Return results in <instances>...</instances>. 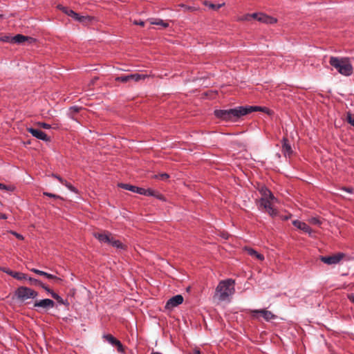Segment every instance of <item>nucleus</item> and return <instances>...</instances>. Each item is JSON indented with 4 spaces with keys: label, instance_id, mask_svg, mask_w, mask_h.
<instances>
[{
    "label": "nucleus",
    "instance_id": "4468645a",
    "mask_svg": "<svg viewBox=\"0 0 354 354\" xmlns=\"http://www.w3.org/2000/svg\"><path fill=\"white\" fill-rule=\"evenodd\" d=\"M30 270L37 274L44 276L48 279H52L56 283L62 281V279L60 278L56 277L55 275L46 272L44 271H42V270H38L36 268H31V269H30Z\"/></svg>",
    "mask_w": 354,
    "mask_h": 354
},
{
    "label": "nucleus",
    "instance_id": "3c124183",
    "mask_svg": "<svg viewBox=\"0 0 354 354\" xmlns=\"http://www.w3.org/2000/svg\"><path fill=\"white\" fill-rule=\"evenodd\" d=\"M133 23L134 24L139 25L140 26H145V22L143 21H135Z\"/></svg>",
    "mask_w": 354,
    "mask_h": 354
},
{
    "label": "nucleus",
    "instance_id": "2eb2a0df",
    "mask_svg": "<svg viewBox=\"0 0 354 354\" xmlns=\"http://www.w3.org/2000/svg\"><path fill=\"white\" fill-rule=\"evenodd\" d=\"M282 153L286 157H290L292 153V147L286 138L282 139Z\"/></svg>",
    "mask_w": 354,
    "mask_h": 354
},
{
    "label": "nucleus",
    "instance_id": "6ab92c4d",
    "mask_svg": "<svg viewBox=\"0 0 354 354\" xmlns=\"http://www.w3.org/2000/svg\"><path fill=\"white\" fill-rule=\"evenodd\" d=\"M32 37H29L27 36H24L23 35L18 34L15 36H13L11 39L12 44H22L26 41L32 40Z\"/></svg>",
    "mask_w": 354,
    "mask_h": 354
},
{
    "label": "nucleus",
    "instance_id": "5fc2aeb1",
    "mask_svg": "<svg viewBox=\"0 0 354 354\" xmlns=\"http://www.w3.org/2000/svg\"><path fill=\"white\" fill-rule=\"evenodd\" d=\"M3 15H0V19H3Z\"/></svg>",
    "mask_w": 354,
    "mask_h": 354
},
{
    "label": "nucleus",
    "instance_id": "f8f14e48",
    "mask_svg": "<svg viewBox=\"0 0 354 354\" xmlns=\"http://www.w3.org/2000/svg\"><path fill=\"white\" fill-rule=\"evenodd\" d=\"M27 130L30 133L32 134V136L35 137L36 138H37L39 140H41L43 141H49L50 140V138L46 135V133L39 129L30 127V128H28Z\"/></svg>",
    "mask_w": 354,
    "mask_h": 354
},
{
    "label": "nucleus",
    "instance_id": "58836bf2",
    "mask_svg": "<svg viewBox=\"0 0 354 354\" xmlns=\"http://www.w3.org/2000/svg\"><path fill=\"white\" fill-rule=\"evenodd\" d=\"M39 126L45 129H49L51 128V126L49 124L45 123V122H39Z\"/></svg>",
    "mask_w": 354,
    "mask_h": 354
},
{
    "label": "nucleus",
    "instance_id": "aec40b11",
    "mask_svg": "<svg viewBox=\"0 0 354 354\" xmlns=\"http://www.w3.org/2000/svg\"><path fill=\"white\" fill-rule=\"evenodd\" d=\"M259 191L261 195V198H274V196L272 193V192L268 189L266 186H261Z\"/></svg>",
    "mask_w": 354,
    "mask_h": 354
},
{
    "label": "nucleus",
    "instance_id": "4c0bfd02",
    "mask_svg": "<svg viewBox=\"0 0 354 354\" xmlns=\"http://www.w3.org/2000/svg\"><path fill=\"white\" fill-rule=\"evenodd\" d=\"M12 37L10 36H4L1 38V40L5 42L12 44L13 41L11 40Z\"/></svg>",
    "mask_w": 354,
    "mask_h": 354
},
{
    "label": "nucleus",
    "instance_id": "f3484780",
    "mask_svg": "<svg viewBox=\"0 0 354 354\" xmlns=\"http://www.w3.org/2000/svg\"><path fill=\"white\" fill-rule=\"evenodd\" d=\"M93 236L97 239L100 243H108L111 240V234L110 233H98L94 232L93 234Z\"/></svg>",
    "mask_w": 354,
    "mask_h": 354
},
{
    "label": "nucleus",
    "instance_id": "39448f33",
    "mask_svg": "<svg viewBox=\"0 0 354 354\" xmlns=\"http://www.w3.org/2000/svg\"><path fill=\"white\" fill-rule=\"evenodd\" d=\"M119 186L122 189L131 191L133 193H137V194H139L143 195V196H156L158 198H160L159 195H157L156 192L151 189H145L142 187H136V186L131 185L129 184H124V183H121L119 185Z\"/></svg>",
    "mask_w": 354,
    "mask_h": 354
},
{
    "label": "nucleus",
    "instance_id": "a878e982",
    "mask_svg": "<svg viewBox=\"0 0 354 354\" xmlns=\"http://www.w3.org/2000/svg\"><path fill=\"white\" fill-rule=\"evenodd\" d=\"M103 339H104L108 343H109L112 346H114V344H115V343L118 340L111 334H104L103 335Z\"/></svg>",
    "mask_w": 354,
    "mask_h": 354
},
{
    "label": "nucleus",
    "instance_id": "a19ab883",
    "mask_svg": "<svg viewBox=\"0 0 354 354\" xmlns=\"http://www.w3.org/2000/svg\"><path fill=\"white\" fill-rule=\"evenodd\" d=\"M10 233L12 234H13L17 239H18L19 240H23L24 239V236L21 234H19V233H17L16 232L10 231Z\"/></svg>",
    "mask_w": 354,
    "mask_h": 354
},
{
    "label": "nucleus",
    "instance_id": "393cba45",
    "mask_svg": "<svg viewBox=\"0 0 354 354\" xmlns=\"http://www.w3.org/2000/svg\"><path fill=\"white\" fill-rule=\"evenodd\" d=\"M109 244L111 245L113 247L118 248V249H124V245L119 240H115L113 237L111 238L110 242Z\"/></svg>",
    "mask_w": 354,
    "mask_h": 354
},
{
    "label": "nucleus",
    "instance_id": "1a4fd4ad",
    "mask_svg": "<svg viewBox=\"0 0 354 354\" xmlns=\"http://www.w3.org/2000/svg\"><path fill=\"white\" fill-rule=\"evenodd\" d=\"M231 122H236L239 118L247 115V111L244 106H238L234 109H230Z\"/></svg>",
    "mask_w": 354,
    "mask_h": 354
},
{
    "label": "nucleus",
    "instance_id": "4d7b16f0",
    "mask_svg": "<svg viewBox=\"0 0 354 354\" xmlns=\"http://www.w3.org/2000/svg\"><path fill=\"white\" fill-rule=\"evenodd\" d=\"M2 205H3L2 203L0 202V207H1Z\"/></svg>",
    "mask_w": 354,
    "mask_h": 354
},
{
    "label": "nucleus",
    "instance_id": "ddd939ff",
    "mask_svg": "<svg viewBox=\"0 0 354 354\" xmlns=\"http://www.w3.org/2000/svg\"><path fill=\"white\" fill-rule=\"evenodd\" d=\"M292 224L295 227L308 234L310 236L312 235L313 230L306 223L299 220H295L292 221Z\"/></svg>",
    "mask_w": 354,
    "mask_h": 354
},
{
    "label": "nucleus",
    "instance_id": "72a5a7b5",
    "mask_svg": "<svg viewBox=\"0 0 354 354\" xmlns=\"http://www.w3.org/2000/svg\"><path fill=\"white\" fill-rule=\"evenodd\" d=\"M62 185L66 186L70 191L75 192V193L77 192V189L74 186H73L71 183H68L66 180L62 183Z\"/></svg>",
    "mask_w": 354,
    "mask_h": 354
},
{
    "label": "nucleus",
    "instance_id": "a18cd8bd",
    "mask_svg": "<svg viewBox=\"0 0 354 354\" xmlns=\"http://www.w3.org/2000/svg\"><path fill=\"white\" fill-rule=\"evenodd\" d=\"M53 176L54 178H55L56 179H57L62 184L65 181L64 179H63L62 177H60L58 175H56V174H53Z\"/></svg>",
    "mask_w": 354,
    "mask_h": 354
},
{
    "label": "nucleus",
    "instance_id": "ea45409f",
    "mask_svg": "<svg viewBox=\"0 0 354 354\" xmlns=\"http://www.w3.org/2000/svg\"><path fill=\"white\" fill-rule=\"evenodd\" d=\"M44 195L47 196L48 197L54 198H62L59 196L55 195L54 194H51L49 192H44Z\"/></svg>",
    "mask_w": 354,
    "mask_h": 354
},
{
    "label": "nucleus",
    "instance_id": "c85d7f7f",
    "mask_svg": "<svg viewBox=\"0 0 354 354\" xmlns=\"http://www.w3.org/2000/svg\"><path fill=\"white\" fill-rule=\"evenodd\" d=\"M259 15L260 13L247 14L243 17V20L250 21L252 19L258 20Z\"/></svg>",
    "mask_w": 354,
    "mask_h": 354
},
{
    "label": "nucleus",
    "instance_id": "603ef678",
    "mask_svg": "<svg viewBox=\"0 0 354 354\" xmlns=\"http://www.w3.org/2000/svg\"><path fill=\"white\" fill-rule=\"evenodd\" d=\"M8 217L6 214L0 213V219H6Z\"/></svg>",
    "mask_w": 354,
    "mask_h": 354
},
{
    "label": "nucleus",
    "instance_id": "49530a36",
    "mask_svg": "<svg viewBox=\"0 0 354 354\" xmlns=\"http://www.w3.org/2000/svg\"><path fill=\"white\" fill-rule=\"evenodd\" d=\"M41 287L44 289L47 292L50 294V292H53L48 286H46L44 283H42Z\"/></svg>",
    "mask_w": 354,
    "mask_h": 354
},
{
    "label": "nucleus",
    "instance_id": "864d4df0",
    "mask_svg": "<svg viewBox=\"0 0 354 354\" xmlns=\"http://www.w3.org/2000/svg\"><path fill=\"white\" fill-rule=\"evenodd\" d=\"M193 354H201V352L199 350H195Z\"/></svg>",
    "mask_w": 354,
    "mask_h": 354
},
{
    "label": "nucleus",
    "instance_id": "0eeeda50",
    "mask_svg": "<svg viewBox=\"0 0 354 354\" xmlns=\"http://www.w3.org/2000/svg\"><path fill=\"white\" fill-rule=\"evenodd\" d=\"M250 313L253 318H258L257 315L259 314L267 322L275 319L277 318L275 315H274L271 311L267 310L266 309L251 310Z\"/></svg>",
    "mask_w": 354,
    "mask_h": 354
},
{
    "label": "nucleus",
    "instance_id": "b1692460",
    "mask_svg": "<svg viewBox=\"0 0 354 354\" xmlns=\"http://www.w3.org/2000/svg\"><path fill=\"white\" fill-rule=\"evenodd\" d=\"M129 77L131 78V81L139 82L142 80H145L147 77V75H143V74H139V73H133V74H129Z\"/></svg>",
    "mask_w": 354,
    "mask_h": 354
},
{
    "label": "nucleus",
    "instance_id": "f704fd0d",
    "mask_svg": "<svg viewBox=\"0 0 354 354\" xmlns=\"http://www.w3.org/2000/svg\"><path fill=\"white\" fill-rule=\"evenodd\" d=\"M113 346H116L118 353H124V347L120 341L118 340V342L115 343V344H114Z\"/></svg>",
    "mask_w": 354,
    "mask_h": 354
},
{
    "label": "nucleus",
    "instance_id": "7ed1b4c3",
    "mask_svg": "<svg viewBox=\"0 0 354 354\" xmlns=\"http://www.w3.org/2000/svg\"><path fill=\"white\" fill-rule=\"evenodd\" d=\"M15 296L18 300L24 301L28 299L36 298L38 296V293L30 288L20 286L15 291Z\"/></svg>",
    "mask_w": 354,
    "mask_h": 354
},
{
    "label": "nucleus",
    "instance_id": "c9c22d12",
    "mask_svg": "<svg viewBox=\"0 0 354 354\" xmlns=\"http://www.w3.org/2000/svg\"><path fill=\"white\" fill-rule=\"evenodd\" d=\"M309 222L313 225H319L322 224L320 220L317 217H312L309 219Z\"/></svg>",
    "mask_w": 354,
    "mask_h": 354
},
{
    "label": "nucleus",
    "instance_id": "f03ea898",
    "mask_svg": "<svg viewBox=\"0 0 354 354\" xmlns=\"http://www.w3.org/2000/svg\"><path fill=\"white\" fill-rule=\"evenodd\" d=\"M329 64L342 75L350 76L353 73V68L348 57L332 56L330 57Z\"/></svg>",
    "mask_w": 354,
    "mask_h": 354
},
{
    "label": "nucleus",
    "instance_id": "cd10ccee",
    "mask_svg": "<svg viewBox=\"0 0 354 354\" xmlns=\"http://www.w3.org/2000/svg\"><path fill=\"white\" fill-rule=\"evenodd\" d=\"M244 108L247 111V114L254 111H261V106H245Z\"/></svg>",
    "mask_w": 354,
    "mask_h": 354
},
{
    "label": "nucleus",
    "instance_id": "bb28decb",
    "mask_svg": "<svg viewBox=\"0 0 354 354\" xmlns=\"http://www.w3.org/2000/svg\"><path fill=\"white\" fill-rule=\"evenodd\" d=\"M50 295L60 304H68L67 300H64L58 294L55 292H50Z\"/></svg>",
    "mask_w": 354,
    "mask_h": 354
},
{
    "label": "nucleus",
    "instance_id": "412c9836",
    "mask_svg": "<svg viewBox=\"0 0 354 354\" xmlns=\"http://www.w3.org/2000/svg\"><path fill=\"white\" fill-rule=\"evenodd\" d=\"M245 251L250 256L255 257L257 259L260 261L264 260V256L259 252H257L255 250L251 248H245Z\"/></svg>",
    "mask_w": 354,
    "mask_h": 354
},
{
    "label": "nucleus",
    "instance_id": "7c9ffc66",
    "mask_svg": "<svg viewBox=\"0 0 354 354\" xmlns=\"http://www.w3.org/2000/svg\"><path fill=\"white\" fill-rule=\"evenodd\" d=\"M224 3H220V4H214L212 3H205V5L209 7V8H212L213 10H218L220 8H221L223 6H224Z\"/></svg>",
    "mask_w": 354,
    "mask_h": 354
},
{
    "label": "nucleus",
    "instance_id": "9b49d317",
    "mask_svg": "<svg viewBox=\"0 0 354 354\" xmlns=\"http://www.w3.org/2000/svg\"><path fill=\"white\" fill-rule=\"evenodd\" d=\"M55 306V302L50 299H44L39 301H37L34 304V308H41L44 310H48L50 308H53Z\"/></svg>",
    "mask_w": 354,
    "mask_h": 354
},
{
    "label": "nucleus",
    "instance_id": "473e14b6",
    "mask_svg": "<svg viewBox=\"0 0 354 354\" xmlns=\"http://www.w3.org/2000/svg\"><path fill=\"white\" fill-rule=\"evenodd\" d=\"M28 280L29 281L30 284L35 285V286H39L40 287H41V284L43 283L41 281H39V280H38L37 279H35V278H32V277H28Z\"/></svg>",
    "mask_w": 354,
    "mask_h": 354
},
{
    "label": "nucleus",
    "instance_id": "79ce46f5",
    "mask_svg": "<svg viewBox=\"0 0 354 354\" xmlns=\"http://www.w3.org/2000/svg\"><path fill=\"white\" fill-rule=\"evenodd\" d=\"M169 177V174L167 173L161 174L158 176V178L161 180H166Z\"/></svg>",
    "mask_w": 354,
    "mask_h": 354
},
{
    "label": "nucleus",
    "instance_id": "8fccbe9b",
    "mask_svg": "<svg viewBox=\"0 0 354 354\" xmlns=\"http://www.w3.org/2000/svg\"><path fill=\"white\" fill-rule=\"evenodd\" d=\"M347 297L353 304H354V294H348Z\"/></svg>",
    "mask_w": 354,
    "mask_h": 354
},
{
    "label": "nucleus",
    "instance_id": "4be33fe9",
    "mask_svg": "<svg viewBox=\"0 0 354 354\" xmlns=\"http://www.w3.org/2000/svg\"><path fill=\"white\" fill-rule=\"evenodd\" d=\"M149 21L151 24L161 26L163 28H167L169 26L168 23L165 22L160 19H150Z\"/></svg>",
    "mask_w": 354,
    "mask_h": 354
},
{
    "label": "nucleus",
    "instance_id": "20e7f679",
    "mask_svg": "<svg viewBox=\"0 0 354 354\" xmlns=\"http://www.w3.org/2000/svg\"><path fill=\"white\" fill-rule=\"evenodd\" d=\"M277 201V198L275 197H274V198H260L258 201V204L260 207L265 209L270 216L274 217L277 215L278 212L275 208H274L273 204Z\"/></svg>",
    "mask_w": 354,
    "mask_h": 354
},
{
    "label": "nucleus",
    "instance_id": "9d476101",
    "mask_svg": "<svg viewBox=\"0 0 354 354\" xmlns=\"http://www.w3.org/2000/svg\"><path fill=\"white\" fill-rule=\"evenodd\" d=\"M184 301L183 297L180 295H177L170 298L166 303L165 308L172 309L178 305L181 304Z\"/></svg>",
    "mask_w": 354,
    "mask_h": 354
},
{
    "label": "nucleus",
    "instance_id": "f257e3e1",
    "mask_svg": "<svg viewBox=\"0 0 354 354\" xmlns=\"http://www.w3.org/2000/svg\"><path fill=\"white\" fill-rule=\"evenodd\" d=\"M234 284V280L231 279L221 281L216 288L214 297H217L219 301H225L229 297L234 295L235 292Z\"/></svg>",
    "mask_w": 354,
    "mask_h": 354
},
{
    "label": "nucleus",
    "instance_id": "37998d69",
    "mask_svg": "<svg viewBox=\"0 0 354 354\" xmlns=\"http://www.w3.org/2000/svg\"><path fill=\"white\" fill-rule=\"evenodd\" d=\"M1 270H2L3 272L9 274L10 276V272H14V271L8 269V268H0Z\"/></svg>",
    "mask_w": 354,
    "mask_h": 354
},
{
    "label": "nucleus",
    "instance_id": "c756f323",
    "mask_svg": "<svg viewBox=\"0 0 354 354\" xmlns=\"http://www.w3.org/2000/svg\"><path fill=\"white\" fill-rule=\"evenodd\" d=\"M15 187L13 185H6L2 183H0V189L6 190L8 192H13Z\"/></svg>",
    "mask_w": 354,
    "mask_h": 354
},
{
    "label": "nucleus",
    "instance_id": "6e6552de",
    "mask_svg": "<svg viewBox=\"0 0 354 354\" xmlns=\"http://www.w3.org/2000/svg\"><path fill=\"white\" fill-rule=\"evenodd\" d=\"M57 8L59 10H62L66 15L72 17L74 20H75L77 21L84 22L86 19H88V17L80 16L77 12H75L73 10H71L67 7L63 6L62 5H58Z\"/></svg>",
    "mask_w": 354,
    "mask_h": 354
},
{
    "label": "nucleus",
    "instance_id": "2f4dec72",
    "mask_svg": "<svg viewBox=\"0 0 354 354\" xmlns=\"http://www.w3.org/2000/svg\"><path fill=\"white\" fill-rule=\"evenodd\" d=\"M115 80L117 81L121 82H127L131 81L129 75L119 76V77H116Z\"/></svg>",
    "mask_w": 354,
    "mask_h": 354
},
{
    "label": "nucleus",
    "instance_id": "dca6fc26",
    "mask_svg": "<svg viewBox=\"0 0 354 354\" xmlns=\"http://www.w3.org/2000/svg\"><path fill=\"white\" fill-rule=\"evenodd\" d=\"M214 115L218 118L223 120L227 121V122H231L230 120V110H216L214 111Z\"/></svg>",
    "mask_w": 354,
    "mask_h": 354
},
{
    "label": "nucleus",
    "instance_id": "6e6d98bb",
    "mask_svg": "<svg viewBox=\"0 0 354 354\" xmlns=\"http://www.w3.org/2000/svg\"><path fill=\"white\" fill-rule=\"evenodd\" d=\"M151 354H161V353H156V352H153V353H152Z\"/></svg>",
    "mask_w": 354,
    "mask_h": 354
},
{
    "label": "nucleus",
    "instance_id": "a211bd4d",
    "mask_svg": "<svg viewBox=\"0 0 354 354\" xmlns=\"http://www.w3.org/2000/svg\"><path fill=\"white\" fill-rule=\"evenodd\" d=\"M257 21L269 24H272L277 22V19L275 18L263 13H260Z\"/></svg>",
    "mask_w": 354,
    "mask_h": 354
},
{
    "label": "nucleus",
    "instance_id": "e433bc0d",
    "mask_svg": "<svg viewBox=\"0 0 354 354\" xmlns=\"http://www.w3.org/2000/svg\"><path fill=\"white\" fill-rule=\"evenodd\" d=\"M81 109L80 107L77 106H71L70 109H69V111H70V115L72 114V113H77L80 111V110Z\"/></svg>",
    "mask_w": 354,
    "mask_h": 354
},
{
    "label": "nucleus",
    "instance_id": "09e8293b",
    "mask_svg": "<svg viewBox=\"0 0 354 354\" xmlns=\"http://www.w3.org/2000/svg\"><path fill=\"white\" fill-rule=\"evenodd\" d=\"M342 190H344V191H345V192H346L348 193L351 194V193H353V189L351 187H343Z\"/></svg>",
    "mask_w": 354,
    "mask_h": 354
},
{
    "label": "nucleus",
    "instance_id": "423d86ee",
    "mask_svg": "<svg viewBox=\"0 0 354 354\" xmlns=\"http://www.w3.org/2000/svg\"><path fill=\"white\" fill-rule=\"evenodd\" d=\"M344 257V253L338 252L332 256H321L320 260L327 265H336L339 263Z\"/></svg>",
    "mask_w": 354,
    "mask_h": 354
},
{
    "label": "nucleus",
    "instance_id": "c03bdc74",
    "mask_svg": "<svg viewBox=\"0 0 354 354\" xmlns=\"http://www.w3.org/2000/svg\"><path fill=\"white\" fill-rule=\"evenodd\" d=\"M261 111L263 112V113H266L268 114H270V113H271V111L268 108H267L266 106H261Z\"/></svg>",
    "mask_w": 354,
    "mask_h": 354
},
{
    "label": "nucleus",
    "instance_id": "5701e85b",
    "mask_svg": "<svg viewBox=\"0 0 354 354\" xmlns=\"http://www.w3.org/2000/svg\"><path fill=\"white\" fill-rule=\"evenodd\" d=\"M10 276L20 281L28 279V276L26 274L20 272L14 271V272H10Z\"/></svg>",
    "mask_w": 354,
    "mask_h": 354
},
{
    "label": "nucleus",
    "instance_id": "de8ad7c7",
    "mask_svg": "<svg viewBox=\"0 0 354 354\" xmlns=\"http://www.w3.org/2000/svg\"><path fill=\"white\" fill-rule=\"evenodd\" d=\"M348 121L352 126L354 127V118H352L350 114L348 115Z\"/></svg>",
    "mask_w": 354,
    "mask_h": 354
}]
</instances>
